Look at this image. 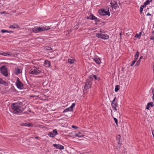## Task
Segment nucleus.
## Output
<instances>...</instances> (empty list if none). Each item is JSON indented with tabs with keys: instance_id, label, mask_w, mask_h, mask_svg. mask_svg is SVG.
Masks as SVG:
<instances>
[{
	"instance_id": "1",
	"label": "nucleus",
	"mask_w": 154,
	"mask_h": 154,
	"mask_svg": "<svg viewBox=\"0 0 154 154\" xmlns=\"http://www.w3.org/2000/svg\"><path fill=\"white\" fill-rule=\"evenodd\" d=\"M11 108L13 112L15 114H19L22 113L24 109L22 108L20 104L18 103H13L11 106Z\"/></svg>"
},
{
	"instance_id": "2",
	"label": "nucleus",
	"mask_w": 154,
	"mask_h": 154,
	"mask_svg": "<svg viewBox=\"0 0 154 154\" xmlns=\"http://www.w3.org/2000/svg\"><path fill=\"white\" fill-rule=\"evenodd\" d=\"M50 29L49 26L35 27L32 29V31L35 33L41 32L43 31L49 30Z\"/></svg>"
},
{
	"instance_id": "3",
	"label": "nucleus",
	"mask_w": 154,
	"mask_h": 154,
	"mask_svg": "<svg viewBox=\"0 0 154 154\" xmlns=\"http://www.w3.org/2000/svg\"><path fill=\"white\" fill-rule=\"evenodd\" d=\"M41 71L36 67H34V69H32L29 71V73L32 75H37L41 72Z\"/></svg>"
},
{
	"instance_id": "4",
	"label": "nucleus",
	"mask_w": 154,
	"mask_h": 154,
	"mask_svg": "<svg viewBox=\"0 0 154 154\" xmlns=\"http://www.w3.org/2000/svg\"><path fill=\"white\" fill-rule=\"evenodd\" d=\"M107 11H106L104 9L99 10V14L101 15H108L109 16L110 15V12L109 11V9L107 8L106 9Z\"/></svg>"
},
{
	"instance_id": "5",
	"label": "nucleus",
	"mask_w": 154,
	"mask_h": 154,
	"mask_svg": "<svg viewBox=\"0 0 154 154\" xmlns=\"http://www.w3.org/2000/svg\"><path fill=\"white\" fill-rule=\"evenodd\" d=\"M1 72L6 77L8 76L7 70L5 66H3L0 68Z\"/></svg>"
},
{
	"instance_id": "6",
	"label": "nucleus",
	"mask_w": 154,
	"mask_h": 154,
	"mask_svg": "<svg viewBox=\"0 0 154 154\" xmlns=\"http://www.w3.org/2000/svg\"><path fill=\"white\" fill-rule=\"evenodd\" d=\"M110 4L112 8H114L115 9H116L117 8H119L117 2L114 0H111Z\"/></svg>"
},
{
	"instance_id": "7",
	"label": "nucleus",
	"mask_w": 154,
	"mask_h": 154,
	"mask_svg": "<svg viewBox=\"0 0 154 154\" xmlns=\"http://www.w3.org/2000/svg\"><path fill=\"white\" fill-rule=\"evenodd\" d=\"M16 85L17 88H18L22 89L23 87L22 83L20 81L19 79L18 78H17L16 81Z\"/></svg>"
},
{
	"instance_id": "8",
	"label": "nucleus",
	"mask_w": 154,
	"mask_h": 154,
	"mask_svg": "<svg viewBox=\"0 0 154 154\" xmlns=\"http://www.w3.org/2000/svg\"><path fill=\"white\" fill-rule=\"evenodd\" d=\"M58 133L56 129L54 130L52 132H51L48 133V135L51 137H54Z\"/></svg>"
},
{
	"instance_id": "9",
	"label": "nucleus",
	"mask_w": 154,
	"mask_h": 154,
	"mask_svg": "<svg viewBox=\"0 0 154 154\" xmlns=\"http://www.w3.org/2000/svg\"><path fill=\"white\" fill-rule=\"evenodd\" d=\"M92 82H88L87 81L85 85L84 91H86L87 89L91 88V86L92 85Z\"/></svg>"
},
{
	"instance_id": "10",
	"label": "nucleus",
	"mask_w": 154,
	"mask_h": 154,
	"mask_svg": "<svg viewBox=\"0 0 154 154\" xmlns=\"http://www.w3.org/2000/svg\"><path fill=\"white\" fill-rule=\"evenodd\" d=\"M53 146L57 149H59L60 150L63 149H64V146L60 144H54Z\"/></svg>"
},
{
	"instance_id": "11",
	"label": "nucleus",
	"mask_w": 154,
	"mask_h": 154,
	"mask_svg": "<svg viewBox=\"0 0 154 154\" xmlns=\"http://www.w3.org/2000/svg\"><path fill=\"white\" fill-rule=\"evenodd\" d=\"M15 70L14 72L15 74L16 75L20 74L22 72V69L19 68H15Z\"/></svg>"
},
{
	"instance_id": "12",
	"label": "nucleus",
	"mask_w": 154,
	"mask_h": 154,
	"mask_svg": "<svg viewBox=\"0 0 154 154\" xmlns=\"http://www.w3.org/2000/svg\"><path fill=\"white\" fill-rule=\"evenodd\" d=\"M116 98V97H115L112 101V107L117 106H118L117 103L115 101Z\"/></svg>"
},
{
	"instance_id": "13",
	"label": "nucleus",
	"mask_w": 154,
	"mask_h": 154,
	"mask_svg": "<svg viewBox=\"0 0 154 154\" xmlns=\"http://www.w3.org/2000/svg\"><path fill=\"white\" fill-rule=\"evenodd\" d=\"M94 61L97 64H100L101 63L100 60L99 58L96 57L93 59Z\"/></svg>"
},
{
	"instance_id": "14",
	"label": "nucleus",
	"mask_w": 154,
	"mask_h": 154,
	"mask_svg": "<svg viewBox=\"0 0 154 154\" xmlns=\"http://www.w3.org/2000/svg\"><path fill=\"white\" fill-rule=\"evenodd\" d=\"M75 60L73 58L71 57L70 58H69L68 59V62L70 64H73L74 63Z\"/></svg>"
},
{
	"instance_id": "15",
	"label": "nucleus",
	"mask_w": 154,
	"mask_h": 154,
	"mask_svg": "<svg viewBox=\"0 0 154 154\" xmlns=\"http://www.w3.org/2000/svg\"><path fill=\"white\" fill-rule=\"evenodd\" d=\"M109 38V36L106 34H102V39H107Z\"/></svg>"
},
{
	"instance_id": "16",
	"label": "nucleus",
	"mask_w": 154,
	"mask_h": 154,
	"mask_svg": "<svg viewBox=\"0 0 154 154\" xmlns=\"http://www.w3.org/2000/svg\"><path fill=\"white\" fill-rule=\"evenodd\" d=\"M9 28H10L16 29L19 28V26L17 24H14L13 25L9 26Z\"/></svg>"
},
{
	"instance_id": "17",
	"label": "nucleus",
	"mask_w": 154,
	"mask_h": 154,
	"mask_svg": "<svg viewBox=\"0 0 154 154\" xmlns=\"http://www.w3.org/2000/svg\"><path fill=\"white\" fill-rule=\"evenodd\" d=\"M44 64L47 67H49L50 66V62L48 60H45Z\"/></svg>"
},
{
	"instance_id": "18",
	"label": "nucleus",
	"mask_w": 154,
	"mask_h": 154,
	"mask_svg": "<svg viewBox=\"0 0 154 154\" xmlns=\"http://www.w3.org/2000/svg\"><path fill=\"white\" fill-rule=\"evenodd\" d=\"M139 55V52L138 51H137L134 55V60H137Z\"/></svg>"
},
{
	"instance_id": "19",
	"label": "nucleus",
	"mask_w": 154,
	"mask_h": 154,
	"mask_svg": "<svg viewBox=\"0 0 154 154\" xmlns=\"http://www.w3.org/2000/svg\"><path fill=\"white\" fill-rule=\"evenodd\" d=\"M102 34L100 33H97L96 34V36L98 38H102Z\"/></svg>"
},
{
	"instance_id": "20",
	"label": "nucleus",
	"mask_w": 154,
	"mask_h": 154,
	"mask_svg": "<svg viewBox=\"0 0 154 154\" xmlns=\"http://www.w3.org/2000/svg\"><path fill=\"white\" fill-rule=\"evenodd\" d=\"M93 77L92 76V75H90L89 78L87 80V81L88 82H92V81L93 80Z\"/></svg>"
},
{
	"instance_id": "21",
	"label": "nucleus",
	"mask_w": 154,
	"mask_h": 154,
	"mask_svg": "<svg viewBox=\"0 0 154 154\" xmlns=\"http://www.w3.org/2000/svg\"><path fill=\"white\" fill-rule=\"evenodd\" d=\"M120 88V86L119 85H117L116 86L115 91L116 92H117L119 90Z\"/></svg>"
},
{
	"instance_id": "22",
	"label": "nucleus",
	"mask_w": 154,
	"mask_h": 154,
	"mask_svg": "<svg viewBox=\"0 0 154 154\" xmlns=\"http://www.w3.org/2000/svg\"><path fill=\"white\" fill-rule=\"evenodd\" d=\"M72 110L71 109V108L70 107L68 108L65 109L63 111V112H67L69 111H72Z\"/></svg>"
},
{
	"instance_id": "23",
	"label": "nucleus",
	"mask_w": 154,
	"mask_h": 154,
	"mask_svg": "<svg viewBox=\"0 0 154 154\" xmlns=\"http://www.w3.org/2000/svg\"><path fill=\"white\" fill-rule=\"evenodd\" d=\"M23 126H28V127H32V124L30 123H25L23 125Z\"/></svg>"
},
{
	"instance_id": "24",
	"label": "nucleus",
	"mask_w": 154,
	"mask_h": 154,
	"mask_svg": "<svg viewBox=\"0 0 154 154\" xmlns=\"http://www.w3.org/2000/svg\"><path fill=\"white\" fill-rule=\"evenodd\" d=\"M80 134H81V133H80V132H79L78 134H75L74 135V136L79 137H82L83 136V135H80Z\"/></svg>"
},
{
	"instance_id": "25",
	"label": "nucleus",
	"mask_w": 154,
	"mask_h": 154,
	"mask_svg": "<svg viewBox=\"0 0 154 154\" xmlns=\"http://www.w3.org/2000/svg\"><path fill=\"white\" fill-rule=\"evenodd\" d=\"M152 1V0H147L146 2H145L144 3L145 4L147 5H148L149 4V3L150 2H151Z\"/></svg>"
},
{
	"instance_id": "26",
	"label": "nucleus",
	"mask_w": 154,
	"mask_h": 154,
	"mask_svg": "<svg viewBox=\"0 0 154 154\" xmlns=\"http://www.w3.org/2000/svg\"><path fill=\"white\" fill-rule=\"evenodd\" d=\"M121 137L120 135H118L116 137V140H119L118 141V143H119L120 142V139Z\"/></svg>"
},
{
	"instance_id": "27",
	"label": "nucleus",
	"mask_w": 154,
	"mask_h": 154,
	"mask_svg": "<svg viewBox=\"0 0 154 154\" xmlns=\"http://www.w3.org/2000/svg\"><path fill=\"white\" fill-rule=\"evenodd\" d=\"M150 39L151 40H153L154 39V30L152 32V35L150 37Z\"/></svg>"
},
{
	"instance_id": "28",
	"label": "nucleus",
	"mask_w": 154,
	"mask_h": 154,
	"mask_svg": "<svg viewBox=\"0 0 154 154\" xmlns=\"http://www.w3.org/2000/svg\"><path fill=\"white\" fill-rule=\"evenodd\" d=\"M92 15H93V14H91L89 16L87 17H86V19H90V20H92V19L91 18H92Z\"/></svg>"
},
{
	"instance_id": "29",
	"label": "nucleus",
	"mask_w": 154,
	"mask_h": 154,
	"mask_svg": "<svg viewBox=\"0 0 154 154\" xmlns=\"http://www.w3.org/2000/svg\"><path fill=\"white\" fill-rule=\"evenodd\" d=\"M148 105L151 107H152L154 106V104L153 102H151L150 103H148Z\"/></svg>"
},
{
	"instance_id": "30",
	"label": "nucleus",
	"mask_w": 154,
	"mask_h": 154,
	"mask_svg": "<svg viewBox=\"0 0 154 154\" xmlns=\"http://www.w3.org/2000/svg\"><path fill=\"white\" fill-rule=\"evenodd\" d=\"M136 61H137L136 60L134 59V61L132 62V63H131V64L130 65V66H133L134 65V64H135V63H136Z\"/></svg>"
},
{
	"instance_id": "31",
	"label": "nucleus",
	"mask_w": 154,
	"mask_h": 154,
	"mask_svg": "<svg viewBox=\"0 0 154 154\" xmlns=\"http://www.w3.org/2000/svg\"><path fill=\"white\" fill-rule=\"evenodd\" d=\"M7 83L6 82H3V80L0 78V84H6Z\"/></svg>"
},
{
	"instance_id": "32",
	"label": "nucleus",
	"mask_w": 154,
	"mask_h": 154,
	"mask_svg": "<svg viewBox=\"0 0 154 154\" xmlns=\"http://www.w3.org/2000/svg\"><path fill=\"white\" fill-rule=\"evenodd\" d=\"M75 103H73L71 106L69 107L72 110L73 108L75 106Z\"/></svg>"
},
{
	"instance_id": "33",
	"label": "nucleus",
	"mask_w": 154,
	"mask_h": 154,
	"mask_svg": "<svg viewBox=\"0 0 154 154\" xmlns=\"http://www.w3.org/2000/svg\"><path fill=\"white\" fill-rule=\"evenodd\" d=\"M1 32L2 33L8 32V30H4V29H2V30L1 31Z\"/></svg>"
},
{
	"instance_id": "34",
	"label": "nucleus",
	"mask_w": 154,
	"mask_h": 154,
	"mask_svg": "<svg viewBox=\"0 0 154 154\" xmlns=\"http://www.w3.org/2000/svg\"><path fill=\"white\" fill-rule=\"evenodd\" d=\"M135 37L138 38H140V37L139 35L137 33L136 35L135 36Z\"/></svg>"
},
{
	"instance_id": "35",
	"label": "nucleus",
	"mask_w": 154,
	"mask_h": 154,
	"mask_svg": "<svg viewBox=\"0 0 154 154\" xmlns=\"http://www.w3.org/2000/svg\"><path fill=\"white\" fill-rule=\"evenodd\" d=\"M45 49L47 50H52V48L49 47H46L45 48Z\"/></svg>"
},
{
	"instance_id": "36",
	"label": "nucleus",
	"mask_w": 154,
	"mask_h": 154,
	"mask_svg": "<svg viewBox=\"0 0 154 154\" xmlns=\"http://www.w3.org/2000/svg\"><path fill=\"white\" fill-rule=\"evenodd\" d=\"M140 60H139L137 61V62L136 65H137V66H138L139 65V64L140 63Z\"/></svg>"
},
{
	"instance_id": "37",
	"label": "nucleus",
	"mask_w": 154,
	"mask_h": 154,
	"mask_svg": "<svg viewBox=\"0 0 154 154\" xmlns=\"http://www.w3.org/2000/svg\"><path fill=\"white\" fill-rule=\"evenodd\" d=\"M114 119L116 125H118V121L116 118H114Z\"/></svg>"
},
{
	"instance_id": "38",
	"label": "nucleus",
	"mask_w": 154,
	"mask_h": 154,
	"mask_svg": "<svg viewBox=\"0 0 154 154\" xmlns=\"http://www.w3.org/2000/svg\"><path fill=\"white\" fill-rule=\"evenodd\" d=\"M143 8L142 7V6H140V13H141L142 12V11L143 10Z\"/></svg>"
},
{
	"instance_id": "39",
	"label": "nucleus",
	"mask_w": 154,
	"mask_h": 154,
	"mask_svg": "<svg viewBox=\"0 0 154 154\" xmlns=\"http://www.w3.org/2000/svg\"><path fill=\"white\" fill-rule=\"evenodd\" d=\"M96 17H95V16H94L93 15L92 17V18H91L92 19V20H95V19H96Z\"/></svg>"
},
{
	"instance_id": "40",
	"label": "nucleus",
	"mask_w": 154,
	"mask_h": 154,
	"mask_svg": "<svg viewBox=\"0 0 154 154\" xmlns=\"http://www.w3.org/2000/svg\"><path fill=\"white\" fill-rule=\"evenodd\" d=\"M96 19L94 20L95 21V22H98L100 21L99 19H97V17H96Z\"/></svg>"
},
{
	"instance_id": "41",
	"label": "nucleus",
	"mask_w": 154,
	"mask_h": 154,
	"mask_svg": "<svg viewBox=\"0 0 154 154\" xmlns=\"http://www.w3.org/2000/svg\"><path fill=\"white\" fill-rule=\"evenodd\" d=\"M96 29V28H95V27H94V28H89L88 30H93L95 29Z\"/></svg>"
},
{
	"instance_id": "42",
	"label": "nucleus",
	"mask_w": 154,
	"mask_h": 154,
	"mask_svg": "<svg viewBox=\"0 0 154 154\" xmlns=\"http://www.w3.org/2000/svg\"><path fill=\"white\" fill-rule=\"evenodd\" d=\"M92 76L93 77V78H94L95 79H96V80H97V76L96 75H93L92 74Z\"/></svg>"
},
{
	"instance_id": "43",
	"label": "nucleus",
	"mask_w": 154,
	"mask_h": 154,
	"mask_svg": "<svg viewBox=\"0 0 154 154\" xmlns=\"http://www.w3.org/2000/svg\"><path fill=\"white\" fill-rule=\"evenodd\" d=\"M150 107V106L149 105H148V103L146 107V109H149V107Z\"/></svg>"
},
{
	"instance_id": "44",
	"label": "nucleus",
	"mask_w": 154,
	"mask_h": 154,
	"mask_svg": "<svg viewBox=\"0 0 154 154\" xmlns=\"http://www.w3.org/2000/svg\"><path fill=\"white\" fill-rule=\"evenodd\" d=\"M72 128H75V129L78 128V127H77L76 126H74V125H72Z\"/></svg>"
},
{
	"instance_id": "45",
	"label": "nucleus",
	"mask_w": 154,
	"mask_h": 154,
	"mask_svg": "<svg viewBox=\"0 0 154 154\" xmlns=\"http://www.w3.org/2000/svg\"><path fill=\"white\" fill-rule=\"evenodd\" d=\"M146 4H145V3H144V4L143 5H141V6H142V7H143V8H144V7H145L146 6Z\"/></svg>"
},
{
	"instance_id": "46",
	"label": "nucleus",
	"mask_w": 154,
	"mask_h": 154,
	"mask_svg": "<svg viewBox=\"0 0 154 154\" xmlns=\"http://www.w3.org/2000/svg\"><path fill=\"white\" fill-rule=\"evenodd\" d=\"M2 54L3 55H4V56H7V54L5 53H4L3 54Z\"/></svg>"
},
{
	"instance_id": "47",
	"label": "nucleus",
	"mask_w": 154,
	"mask_h": 154,
	"mask_svg": "<svg viewBox=\"0 0 154 154\" xmlns=\"http://www.w3.org/2000/svg\"><path fill=\"white\" fill-rule=\"evenodd\" d=\"M154 131L153 130H152V133L153 136V137H154V133L153 132Z\"/></svg>"
},
{
	"instance_id": "48",
	"label": "nucleus",
	"mask_w": 154,
	"mask_h": 154,
	"mask_svg": "<svg viewBox=\"0 0 154 154\" xmlns=\"http://www.w3.org/2000/svg\"><path fill=\"white\" fill-rule=\"evenodd\" d=\"M8 33H12L13 32L11 31H8Z\"/></svg>"
},
{
	"instance_id": "49",
	"label": "nucleus",
	"mask_w": 154,
	"mask_h": 154,
	"mask_svg": "<svg viewBox=\"0 0 154 154\" xmlns=\"http://www.w3.org/2000/svg\"><path fill=\"white\" fill-rule=\"evenodd\" d=\"M116 106H115V107H112L113 108H114L116 110H117L116 108Z\"/></svg>"
},
{
	"instance_id": "50",
	"label": "nucleus",
	"mask_w": 154,
	"mask_h": 154,
	"mask_svg": "<svg viewBox=\"0 0 154 154\" xmlns=\"http://www.w3.org/2000/svg\"><path fill=\"white\" fill-rule=\"evenodd\" d=\"M146 15L147 16H151V14L148 13L147 14H146Z\"/></svg>"
},
{
	"instance_id": "51",
	"label": "nucleus",
	"mask_w": 154,
	"mask_h": 154,
	"mask_svg": "<svg viewBox=\"0 0 154 154\" xmlns=\"http://www.w3.org/2000/svg\"><path fill=\"white\" fill-rule=\"evenodd\" d=\"M140 36V37H141V35L142 34V32H140L139 33V34H138Z\"/></svg>"
},
{
	"instance_id": "52",
	"label": "nucleus",
	"mask_w": 154,
	"mask_h": 154,
	"mask_svg": "<svg viewBox=\"0 0 154 154\" xmlns=\"http://www.w3.org/2000/svg\"><path fill=\"white\" fill-rule=\"evenodd\" d=\"M8 56L10 55L11 56L12 55L11 53H10V54H8L7 55Z\"/></svg>"
},
{
	"instance_id": "53",
	"label": "nucleus",
	"mask_w": 154,
	"mask_h": 154,
	"mask_svg": "<svg viewBox=\"0 0 154 154\" xmlns=\"http://www.w3.org/2000/svg\"><path fill=\"white\" fill-rule=\"evenodd\" d=\"M152 99L154 100V93L153 94V96H152Z\"/></svg>"
},
{
	"instance_id": "54",
	"label": "nucleus",
	"mask_w": 154,
	"mask_h": 154,
	"mask_svg": "<svg viewBox=\"0 0 154 154\" xmlns=\"http://www.w3.org/2000/svg\"><path fill=\"white\" fill-rule=\"evenodd\" d=\"M142 57L141 56V57L140 58H139V60H140L142 59Z\"/></svg>"
},
{
	"instance_id": "55",
	"label": "nucleus",
	"mask_w": 154,
	"mask_h": 154,
	"mask_svg": "<svg viewBox=\"0 0 154 154\" xmlns=\"http://www.w3.org/2000/svg\"><path fill=\"white\" fill-rule=\"evenodd\" d=\"M119 34H120V37H121V35H122V33H120Z\"/></svg>"
},
{
	"instance_id": "56",
	"label": "nucleus",
	"mask_w": 154,
	"mask_h": 154,
	"mask_svg": "<svg viewBox=\"0 0 154 154\" xmlns=\"http://www.w3.org/2000/svg\"><path fill=\"white\" fill-rule=\"evenodd\" d=\"M2 52V51H0V55H2V53H1Z\"/></svg>"
},
{
	"instance_id": "57",
	"label": "nucleus",
	"mask_w": 154,
	"mask_h": 154,
	"mask_svg": "<svg viewBox=\"0 0 154 154\" xmlns=\"http://www.w3.org/2000/svg\"><path fill=\"white\" fill-rule=\"evenodd\" d=\"M100 32H103V31H102L100 30Z\"/></svg>"
},
{
	"instance_id": "58",
	"label": "nucleus",
	"mask_w": 154,
	"mask_h": 154,
	"mask_svg": "<svg viewBox=\"0 0 154 154\" xmlns=\"http://www.w3.org/2000/svg\"><path fill=\"white\" fill-rule=\"evenodd\" d=\"M97 22H96V23H95V24L96 25H97Z\"/></svg>"
},
{
	"instance_id": "59",
	"label": "nucleus",
	"mask_w": 154,
	"mask_h": 154,
	"mask_svg": "<svg viewBox=\"0 0 154 154\" xmlns=\"http://www.w3.org/2000/svg\"><path fill=\"white\" fill-rule=\"evenodd\" d=\"M38 138V137H35V138H36V139H37V138Z\"/></svg>"
},
{
	"instance_id": "60",
	"label": "nucleus",
	"mask_w": 154,
	"mask_h": 154,
	"mask_svg": "<svg viewBox=\"0 0 154 154\" xmlns=\"http://www.w3.org/2000/svg\"><path fill=\"white\" fill-rule=\"evenodd\" d=\"M152 92H153V90H152Z\"/></svg>"
}]
</instances>
